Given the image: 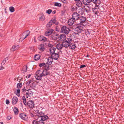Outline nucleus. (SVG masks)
I'll return each instance as SVG.
<instances>
[{"instance_id": "49", "label": "nucleus", "mask_w": 124, "mask_h": 124, "mask_svg": "<svg viewBox=\"0 0 124 124\" xmlns=\"http://www.w3.org/2000/svg\"><path fill=\"white\" fill-rule=\"evenodd\" d=\"M29 85L31 87H32L33 85H34V82L32 81V82Z\"/></svg>"}, {"instance_id": "2", "label": "nucleus", "mask_w": 124, "mask_h": 124, "mask_svg": "<svg viewBox=\"0 0 124 124\" xmlns=\"http://www.w3.org/2000/svg\"><path fill=\"white\" fill-rule=\"evenodd\" d=\"M70 31L69 28L65 26H63L61 28V32L63 33H65L66 34H68Z\"/></svg>"}, {"instance_id": "23", "label": "nucleus", "mask_w": 124, "mask_h": 124, "mask_svg": "<svg viewBox=\"0 0 124 124\" xmlns=\"http://www.w3.org/2000/svg\"><path fill=\"white\" fill-rule=\"evenodd\" d=\"M63 47L62 43V44H58L56 46V48L58 50H60L62 49Z\"/></svg>"}, {"instance_id": "3", "label": "nucleus", "mask_w": 124, "mask_h": 124, "mask_svg": "<svg viewBox=\"0 0 124 124\" xmlns=\"http://www.w3.org/2000/svg\"><path fill=\"white\" fill-rule=\"evenodd\" d=\"M33 93V92L31 90V89L27 90L25 95L26 96V97L27 98H28L29 97H31L32 96Z\"/></svg>"}, {"instance_id": "22", "label": "nucleus", "mask_w": 124, "mask_h": 124, "mask_svg": "<svg viewBox=\"0 0 124 124\" xmlns=\"http://www.w3.org/2000/svg\"><path fill=\"white\" fill-rule=\"evenodd\" d=\"M38 39L40 41H46L47 40V39L45 37L42 36H40L39 38Z\"/></svg>"}, {"instance_id": "33", "label": "nucleus", "mask_w": 124, "mask_h": 124, "mask_svg": "<svg viewBox=\"0 0 124 124\" xmlns=\"http://www.w3.org/2000/svg\"><path fill=\"white\" fill-rule=\"evenodd\" d=\"M55 6L60 7H61L62 5L61 4L58 2H55L54 4Z\"/></svg>"}, {"instance_id": "51", "label": "nucleus", "mask_w": 124, "mask_h": 124, "mask_svg": "<svg viewBox=\"0 0 124 124\" xmlns=\"http://www.w3.org/2000/svg\"><path fill=\"white\" fill-rule=\"evenodd\" d=\"M32 123L33 124H37V121L34 120L32 121Z\"/></svg>"}, {"instance_id": "55", "label": "nucleus", "mask_w": 124, "mask_h": 124, "mask_svg": "<svg viewBox=\"0 0 124 124\" xmlns=\"http://www.w3.org/2000/svg\"><path fill=\"white\" fill-rule=\"evenodd\" d=\"M31 75L30 74L29 75H28L27 76H26L25 77L27 78H29L31 77Z\"/></svg>"}, {"instance_id": "10", "label": "nucleus", "mask_w": 124, "mask_h": 124, "mask_svg": "<svg viewBox=\"0 0 124 124\" xmlns=\"http://www.w3.org/2000/svg\"><path fill=\"white\" fill-rule=\"evenodd\" d=\"M18 101L17 98L16 97L14 96L12 99V104L14 105L17 103Z\"/></svg>"}, {"instance_id": "18", "label": "nucleus", "mask_w": 124, "mask_h": 124, "mask_svg": "<svg viewBox=\"0 0 124 124\" xmlns=\"http://www.w3.org/2000/svg\"><path fill=\"white\" fill-rule=\"evenodd\" d=\"M48 118V116L47 115L41 116V115L40 120H42L43 122V121H45Z\"/></svg>"}, {"instance_id": "34", "label": "nucleus", "mask_w": 124, "mask_h": 124, "mask_svg": "<svg viewBox=\"0 0 124 124\" xmlns=\"http://www.w3.org/2000/svg\"><path fill=\"white\" fill-rule=\"evenodd\" d=\"M23 100L24 104L25 105H26L27 103L26 101V99L25 96H23Z\"/></svg>"}, {"instance_id": "46", "label": "nucleus", "mask_w": 124, "mask_h": 124, "mask_svg": "<svg viewBox=\"0 0 124 124\" xmlns=\"http://www.w3.org/2000/svg\"><path fill=\"white\" fill-rule=\"evenodd\" d=\"M45 65V63H40L39 65V66L40 67L43 66H44Z\"/></svg>"}, {"instance_id": "28", "label": "nucleus", "mask_w": 124, "mask_h": 124, "mask_svg": "<svg viewBox=\"0 0 124 124\" xmlns=\"http://www.w3.org/2000/svg\"><path fill=\"white\" fill-rule=\"evenodd\" d=\"M40 56L39 54H36L34 56V59L36 61H38L40 58Z\"/></svg>"}, {"instance_id": "53", "label": "nucleus", "mask_w": 124, "mask_h": 124, "mask_svg": "<svg viewBox=\"0 0 124 124\" xmlns=\"http://www.w3.org/2000/svg\"><path fill=\"white\" fill-rule=\"evenodd\" d=\"M86 67V66L84 65H80V68H84L85 67Z\"/></svg>"}, {"instance_id": "14", "label": "nucleus", "mask_w": 124, "mask_h": 124, "mask_svg": "<svg viewBox=\"0 0 124 124\" xmlns=\"http://www.w3.org/2000/svg\"><path fill=\"white\" fill-rule=\"evenodd\" d=\"M84 8H79L77 10V12L79 15H82L83 14L84 11H83Z\"/></svg>"}, {"instance_id": "13", "label": "nucleus", "mask_w": 124, "mask_h": 124, "mask_svg": "<svg viewBox=\"0 0 124 124\" xmlns=\"http://www.w3.org/2000/svg\"><path fill=\"white\" fill-rule=\"evenodd\" d=\"M77 6L80 7L82 6V3L80 0H74Z\"/></svg>"}, {"instance_id": "12", "label": "nucleus", "mask_w": 124, "mask_h": 124, "mask_svg": "<svg viewBox=\"0 0 124 124\" xmlns=\"http://www.w3.org/2000/svg\"><path fill=\"white\" fill-rule=\"evenodd\" d=\"M80 20V23L83 24V23H85L86 20V18L85 17L83 16H81L79 18Z\"/></svg>"}, {"instance_id": "4", "label": "nucleus", "mask_w": 124, "mask_h": 124, "mask_svg": "<svg viewBox=\"0 0 124 124\" xmlns=\"http://www.w3.org/2000/svg\"><path fill=\"white\" fill-rule=\"evenodd\" d=\"M72 17L74 21L77 20L79 18V15L77 12H74L72 15Z\"/></svg>"}, {"instance_id": "25", "label": "nucleus", "mask_w": 124, "mask_h": 124, "mask_svg": "<svg viewBox=\"0 0 124 124\" xmlns=\"http://www.w3.org/2000/svg\"><path fill=\"white\" fill-rule=\"evenodd\" d=\"M34 118L35 120H37V121H39L41 118V115H34Z\"/></svg>"}, {"instance_id": "41", "label": "nucleus", "mask_w": 124, "mask_h": 124, "mask_svg": "<svg viewBox=\"0 0 124 124\" xmlns=\"http://www.w3.org/2000/svg\"><path fill=\"white\" fill-rule=\"evenodd\" d=\"M32 80H30L29 81H27L26 83V84L27 85H29L31 82H32Z\"/></svg>"}, {"instance_id": "8", "label": "nucleus", "mask_w": 124, "mask_h": 124, "mask_svg": "<svg viewBox=\"0 0 124 124\" xmlns=\"http://www.w3.org/2000/svg\"><path fill=\"white\" fill-rule=\"evenodd\" d=\"M51 57L53 59L57 60L59 57V54L58 53H54L51 55Z\"/></svg>"}, {"instance_id": "29", "label": "nucleus", "mask_w": 124, "mask_h": 124, "mask_svg": "<svg viewBox=\"0 0 124 124\" xmlns=\"http://www.w3.org/2000/svg\"><path fill=\"white\" fill-rule=\"evenodd\" d=\"M53 24L50 21L46 25V27L47 28H49L51 27Z\"/></svg>"}, {"instance_id": "30", "label": "nucleus", "mask_w": 124, "mask_h": 124, "mask_svg": "<svg viewBox=\"0 0 124 124\" xmlns=\"http://www.w3.org/2000/svg\"><path fill=\"white\" fill-rule=\"evenodd\" d=\"M69 47L71 49H74L75 48L76 46L74 44H72V43H71Z\"/></svg>"}, {"instance_id": "11", "label": "nucleus", "mask_w": 124, "mask_h": 124, "mask_svg": "<svg viewBox=\"0 0 124 124\" xmlns=\"http://www.w3.org/2000/svg\"><path fill=\"white\" fill-rule=\"evenodd\" d=\"M48 73V72L46 70H43L42 73H41L40 80H41L42 77L43 76H46L47 75Z\"/></svg>"}, {"instance_id": "56", "label": "nucleus", "mask_w": 124, "mask_h": 124, "mask_svg": "<svg viewBox=\"0 0 124 124\" xmlns=\"http://www.w3.org/2000/svg\"><path fill=\"white\" fill-rule=\"evenodd\" d=\"M11 118V117L10 116H8L7 117V119L9 120H10Z\"/></svg>"}, {"instance_id": "35", "label": "nucleus", "mask_w": 124, "mask_h": 124, "mask_svg": "<svg viewBox=\"0 0 124 124\" xmlns=\"http://www.w3.org/2000/svg\"><path fill=\"white\" fill-rule=\"evenodd\" d=\"M9 9L10 11L11 12H13L15 11L14 8L12 6L10 7L9 8Z\"/></svg>"}, {"instance_id": "17", "label": "nucleus", "mask_w": 124, "mask_h": 124, "mask_svg": "<svg viewBox=\"0 0 124 124\" xmlns=\"http://www.w3.org/2000/svg\"><path fill=\"white\" fill-rule=\"evenodd\" d=\"M62 44L63 45V46L64 47H65L66 48H67L69 47L70 45L68 43V42L67 41H63L62 43Z\"/></svg>"}, {"instance_id": "39", "label": "nucleus", "mask_w": 124, "mask_h": 124, "mask_svg": "<svg viewBox=\"0 0 124 124\" xmlns=\"http://www.w3.org/2000/svg\"><path fill=\"white\" fill-rule=\"evenodd\" d=\"M39 18L41 21H43L45 20V17L43 15H42L39 17Z\"/></svg>"}, {"instance_id": "6", "label": "nucleus", "mask_w": 124, "mask_h": 124, "mask_svg": "<svg viewBox=\"0 0 124 124\" xmlns=\"http://www.w3.org/2000/svg\"><path fill=\"white\" fill-rule=\"evenodd\" d=\"M27 104L28 106L30 108H32L34 107V103L33 101L29 100L27 102Z\"/></svg>"}, {"instance_id": "44", "label": "nucleus", "mask_w": 124, "mask_h": 124, "mask_svg": "<svg viewBox=\"0 0 124 124\" xmlns=\"http://www.w3.org/2000/svg\"><path fill=\"white\" fill-rule=\"evenodd\" d=\"M37 124H44V123L42 120L37 121Z\"/></svg>"}, {"instance_id": "20", "label": "nucleus", "mask_w": 124, "mask_h": 124, "mask_svg": "<svg viewBox=\"0 0 124 124\" xmlns=\"http://www.w3.org/2000/svg\"><path fill=\"white\" fill-rule=\"evenodd\" d=\"M50 21L53 24L54 23L55 25H57L58 24V22L56 20V19L54 17L52 18Z\"/></svg>"}, {"instance_id": "54", "label": "nucleus", "mask_w": 124, "mask_h": 124, "mask_svg": "<svg viewBox=\"0 0 124 124\" xmlns=\"http://www.w3.org/2000/svg\"><path fill=\"white\" fill-rule=\"evenodd\" d=\"M6 103L7 104H9V102H10L7 99L6 100Z\"/></svg>"}, {"instance_id": "61", "label": "nucleus", "mask_w": 124, "mask_h": 124, "mask_svg": "<svg viewBox=\"0 0 124 124\" xmlns=\"http://www.w3.org/2000/svg\"><path fill=\"white\" fill-rule=\"evenodd\" d=\"M85 1L87 3H89L91 1L90 0H85Z\"/></svg>"}, {"instance_id": "26", "label": "nucleus", "mask_w": 124, "mask_h": 124, "mask_svg": "<svg viewBox=\"0 0 124 124\" xmlns=\"http://www.w3.org/2000/svg\"><path fill=\"white\" fill-rule=\"evenodd\" d=\"M13 110L15 115H16L18 114L19 111L18 108H17L14 107L13 109Z\"/></svg>"}, {"instance_id": "15", "label": "nucleus", "mask_w": 124, "mask_h": 124, "mask_svg": "<svg viewBox=\"0 0 124 124\" xmlns=\"http://www.w3.org/2000/svg\"><path fill=\"white\" fill-rule=\"evenodd\" d=\"M66 36L64 34H62L59 37L60 38L59 40L62 41L65 40L66 38Z\"/></svg>"}, {"instance_id": "32", "label": "nucleus", "mask_w": 124, "mask_h": 124, "mask_svg": "<svg viewBox=\"0 0 124 124\" xmlns=\"http://www.w3.org/2000/svg\"><path fill=\"white\" fill-rule=\"evenodd\" d=\"M65 41H67L70 44V43H71V42L72 41V39L70 38H68L66 39Z\"/></svg>"}, {"instance_id": "21", "label": "nucleus", "mask_w": 124, "mask_h": 124, "mask_svg": "<svg viewBox=\"0 0 124 124\" xmlns=\"http://www.w3.org/2000/svg\"><path fill=\"white\" fill-rule=\"evenodd\" d=\"M74 23V20L72 18L69 19L68 22V23L69 25H72Z\"/></svg>"}, {"instance_id": "62", "label": "nucleus", "mask_w": 124, "mask_h": 124, "mask_svg": "<svg viewBox=\"0 0 124 124\" xmlns=\"http://www.w3.org/2000/svg\"><path fill=\"white\" fill-rule=\"evenodd\" d=\"M83 2L84 4L85 5V6H86V5H87L88 4H87V3H86L84 1H83Z\"/></svg>"}, {"instance_id": "36", "label": "nucleus", "mask_w": 124, "mask_h": 124, "mask_svg": "<svg viewBox=\"0 0 124 124\" xmlns=\"http://www.w3.org/2000/svg\"><path fill=\"white\" fill-rule=\"evenodd\" d=\"M27 66H25L23 67V72H25L27 71Z\"/></svg>"}, {"instance_id": "60", "label": "nucleus", "mask_w": 124, "mask_h": 124, "mask_svg": "<svg viewBox=\"0 0 124 124\" xmlns=\"http://www.w3.org/2000/svg\"><path fill=\"white\" fill-rule=\"evenodd\" d=\"M30 115L32 117H34V115H33V114L32 113H31L30 114Z\"/></svg>"}, {"instance_id": "24", "label": "nucleus", "mask_w": 124, "mask_h": 124, "mask_svg": "<svg viewBox=\"0 0 124 124\" xmlns=\"http://www.w3.org/2000/svg\"><path fill=\"white\" fill-rule=\"evenodd\" d=\"M38 48L41 51H43L45 49L44 45L43 44H41L38 46Z\"/></svg>"}, {"instance_id": "64", "label": "nucleus", "mask_w": 124, "mask_h": 124, "mask_svg": "<svg viewBox=\"0 0 124 124\" xmlns=\"http://www.w3.org/2000/svg\"><path fill=\"white\" fill-rule=\"evenodd\" d=\"M56 13V11L55 10H54V11L53 12H52V13L53 14H55Z\"/></svg>"}, {"instance_id": "37", "label": "nucleus", "mask_w": 124, "mask_h": 124, "mask_svg": "<svg viewBox=\"0 0 124 124\" xmlns=\"http://www.w3.org/2000/svg\"><path fill=\"white\" fill-rule=\"evenodd\" d=\"M26 90L25 89V87H24L22 90V91L23 92V94H26Z\"/></svg>"}, {"instance_id": "57", "label": "nucleus", "mask_w": 124, "mask_h": 124, "mask_svg": "<svg viewBox=\"0 0 124 124\" xmlns=\"http://www.w3.org/2000/svg\"><path fill=\"white\" fill-rule=\"evenodd\" d=\"M20 90L19 89H17V93H18L19 94L20 93Z\"/></svg>"}, {"instance_id": "63", "label": "nucleus", "mask_w": 124, "mask_h": 124, "mask_svg": "<svg viewBox=\"0 0 124 124\" xmlns=\"http://www.w3.org/2000/svg\"><path fill=\"white\" fill-rule=\"evenodd\" d=\"M8 60V58L7 57L5 58V60H4L5 61H6V62Z\"/></svg>"}, {"instance_id": "31", "label": "nucleus", "mask_w": 124, "mask_h": 124, "mask_svg": "<svg viewBox=\"0 0 124 124\" xmlns=\"http://www.w3.org/2000/svg\"><path fill=\"white\" fill-rule=\"evenodd\" d=\"M52 33V31H47L46 32L45 35L46 36H48L50 35Z\"/></svg>"}, {"instance_id": "47", "label": "nucleus", "mask_w": 124, "mask_h": 124, "mask_svg": "<svg viewBox=\"0 0 124 124\" xmlns=\"http://www.w3.org/2000/svg\"><path fill=\"white\" fill-rule=\"evenodd\" d=\"M36 112L38 113L39 114V115H41L42 114H43V113L42 112H39V110H36Z\"/></svg>"}, {"instance_id": "7", "label": "nucleus", "mask_w": 124, "mask_h": 124, "mask_svg": "<svg viewBox=\"0 0 124 124\" xmlns=\"http://www.w3.org/2000/svg\"><path fill=\"white\" fill-rule=\"evenodd\" d=\"M83 8L84 10L86 12L88 13L90 10L91 7L88 4L86 6H84Z\"/></svg>"}, {"instance_id": "52", "label": "nucleus", "mask_w": 124, "mask_h": 124, "mask_svg": "<svg viewBox=\"0 0 124 124\" xmlns=\"http://www.w3.org/2000/svg\"><path fill=\"white\" fill-rule=\"evenodd\" d=\"M6 61H5L4 60H3L2 62L1 63V64L2 65H4L5 63L6 62Z\"/></svg>"}, {"instance_id": "58", "label": "nucleus", "mask_w": 124, "mask_h": 124, "mask_svg": "<svg viewBox=\"0 0 124 124\" xmlns=\"http://www.w3.org/2000/svg\"><path fill=\"white\" fill-rule=\"evenodd\" d=\"M97 9V8H93V12H94V11L96 10V9Z\"/></svg>"}, {"instance_id": "40", "label": "nucleus", "mask_w": 124, "mask_h": 124, "mask_svg": "<svg viewBox=\"0 0 124 124\" xmlns=\"http://www.w3.org/2000/svg\"><path fill=\"white\" fill-rule=\"evenodd\" d=\"M44 70H46L47 71L49 69V65H45L44 66Z\"/></svg>"}, {"instance_id": "19", "label": "nucleus", "mask_w": 124, "mask_h": 124, "mask_svg": "<svg viewBox=\"0 0 124 124\" xmlns=\"http://www.w3.org/2000/svg\"><path fill=\"white\" fill-rule=\"evenodd\" d=\"M19 116L23 120H24L26 119V114L23 113L20 114L19 115Z\"/></svg>"}, {"instance_id": "16", "label": "nucleus", "mask_w": 124, "mask_h": 124, "mask_svg": "<svg viewBox=\"0 0 124 124\" xmlns=\"http://www.w3.org/2000/svg\"><path fill=\"white\" fill-rule=\"evenodd\" d=\"M56 49L55 47H51L50 48L49 50L50 51V54L51 55L52 54L54 53Z\"/></svg>"}, {"instance_id": "59", "label": "nucleus", "mask_w": 124, "mask_h": 124, "mask_svg": "<svg viewBox=\"0 0 124 124\" xmlns=\"http://www.w3.org/2000/svg\"><path fill=\"white\" fill-rule=\"evenodd\" d=\"M4 69V67L3 66L0 67V70H2Z\"/></svg>"}, {"instance_id": "5", "label": "nucleus", "mask_w": 124, "mask_h": 124, "mask_svg": "<svg viewBox=\"0 0 124 124\" xmlns=\"http://www.w3.org/2000/svg\"><path fill=\"white\" fill-rule=\"evenodd\" d=\"M40 73V71L39 70H38L36 72L35 77L36 79L41 80V73Z\"/></svg>"}, {"instance_id": "45", "label": "nucleus", "mask_w": 124, "mask_h": 124, "mask_svg": "<svg viewBox=\"0 0 124 124\" xmlns=\"http://www.w3.org/2000/svg\"><path fill=\"white\" fill-rule=\"evenodd\" d=\"M98 0H91V1L93 3L95 4L97 3L98 1Z\"/></svg>"}, {"instance_id": "27", "label": "nucleus", "mask_w": 124, "mask_h": 124, "mask_svg": "<svg viewBox=\"0 0 124 124\" xmlns=\"http://www.w3.org/2000/svg\"><path fill=\"white\" fill-rule=\"evenodd\" d=\"M18 48V45H15L12 46L11 49V50L13 51H14L17 49Z\"/></svg>"}, {"instance_id": "42", "label": "nucleus", "mask_w": 124, "mask_h": 124, "mask_svg": "<svg viewBox=\"0 0 124 124\" xmlns=\"http://www.w3.org/2000/svg\"><path fill=\"white\" fill-rule=\"evenodd\" d=\"M52 10L50 9H49L46 11V13H48L49 14H50L52 12Z\"/></svg>"}, {"instance_id": "9", "label": "nucleus", "mask_w": 124, "mask_h": 124, "mask_svg": "<svg viewBox=\"0 0 124 124\" xmlns=\"http://www.w3.org/2000/svg\"><path fill=\"white\" fill-rule=\"evenodd\" d=\"M53 62V59L52 57H49L47 59L46 64L48 65H51Z\"/></svg>"}, {"instance_id": "38", "label": "nucleus", "mask_w": 124, "mask_h": 124, "mask_svg": "<svg viewBox=\"0 0 124 124\" xmlns=\"http://www.w3.org/2000/svg\"><path fill=\"white\" fill-rule=\"evenodd\" d=\"M17 86L18 89L20 88L22 86V83H18L17 84Z\"/></svg>"}, {"instance_id": "1", "label": "nucleus", "mask_w": 124, "mask_h": 124, "mask_svg": "<svg viewBox=\"0 0 124 124\" xmlns=\"http://www.w3.org/2000/svg\"><path fill=\"white\" fill-rule=\"evenodd\" d=\"M84 26V25L81 24V23H79L78 24L77 27L75 29L74 31L75 33L78 34L81 32V31H83V28Z\"/></svg>"}, {"instance_id": "48", "label": "nucleus", "mask_w": 124, "mask_h": 124, "mask_svg": "<svg viewBox=\"0 0 124 124\" xmlns=\"http://www.w3.org/2000/svg\"><path fill=\"white\" fill-rule=\"evenodd\" d=\"M62 2L66 4L68 3L67 1V0H61Z\"/></svg>"}, {"instance_id": "50", "label": "nucleus", "mask_w": 124, "mask_h": 124, "mask_svg": "<svg viewBox=\"0 0 124 124\" xmlns=\"http://www.w3.org/2000/svg\"><path fill=\"white\" fill-rule=\"evenodd\" d=\"M46 45L48 46L49 47H51L52 46V45L51 44H49V43H46Z\"/></svg>"}, {"instance_id": "43", "label": "nucleus", "mask_w": 124, "mask_h": 124, "mask_svg": "<svg viewBox=\"0 0 124 124\" xmlns=\"http://www.w3.org/2000/svg\"><path fill=\"white\" fill-rule=\"evenodd\" d=\"M27 31L28 32L27 33L25 34V37L24 38H23V39H24L25 38H26L29 34L30 33V31Z\"/></svg>"}]
</instances>
